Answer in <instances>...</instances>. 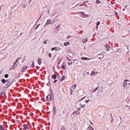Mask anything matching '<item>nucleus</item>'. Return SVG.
Segmentation results:
<instances>
[{
	"label": "nucleus",
	"mask_w": 130,
	"mask_h": 130,
	"mask_svg": "<svg viewBox=\"0 0 130 130\" xmlns=\"http://www.w3.org/2000/svg\"><path fill=\"white\" fill-rule=\"evenodd\" d=\"M85 98H86V96H84L79 101V102H80V104H79V105L81 106V108H84V107H85V103H89L90 102V100H84Z\"/></svg>",
	"instance_id": "1"
},
{
	"label": "nucleus",
	"mask_w": 130,
	"mask_h": 130,
	"mask_svg": "<svg viewBox=\"0 0 130 130\" xmlns=\"http://www.w3.org/2000/svg\"><path fill=\"white\" fill-rule=\"evenodd\" d=\"M20 58H21V57H19V58L17 59L16 61L13 64V67L12 70H13V69H16V68H17V66H18V64H16V63H17L18 62L19 59H20Z\"/></svg>",
	"instance_id": "2"
},
{
	"label": "nucleus",
	"mask_w": 130,
	"mask_h": 130,
	"mask_svg": "<svg viewBox=\"0 0 130 130\" xmlns=\"http://www.w3.org/2000/svg\"><path fill=\"white\" fill-rule=\"evenodd\" d=\"M103 93V88H101L100 89H99L98 94H97V97H99L101 94Z\"/></svg>",
	"instance_id": "3"
},
{
	"label": "nucleus",
	"mask_w": 130,
	"mask_h": 130,
	"mask_svg": "<svg viewBox=\"0 0 130 130\" xmlns=\"http://www.w3.org/2000/svg\"><path fill=\"white\" fill-rule=\"evenodd\" d=\"M124 83H123L124 88H127V82H129V80L128 79H126L124 80Z\"/></svg>",
	"instance_id": "4"
},
{
	"label": "nucleus",
	"mask_w": 130,
	"mask_h": 130,
	"mask_svg": "<svg viewBox=\"0 0 130 130\" xmlns=\"http://www.w3.org/2000/svg\"><path fill=\"white\" fill-rule=\"evenodd\" d=\"M104 46L105 50H106V51H109V49H110V46L108 44H105L104 45Z\"/></svg>",
	"instance_id": "5"
},
{
	"label": "nucleus",
	"mask_w": 130,
	"mask_h": 130,
	"mask_svg": "<svg viewBox=\"0 0 130 130\" xmlns=\"http://www.w3.org/2000/svg\"><path fill=\"white\" fill-rule=\"evenodd\" d=\"M99 59H100L102 61L105 59V57L103 55H99Z\"/></svg>",
	"instance_id": "6"
},
{
	"label": "nucleus",
	"mask_w": 130,
	"mask_h": 130,
	"mask_svg": "<svg viewBox=\"0 0 130 130\" xmlns=\"http://www.w3.org/2000/svg\"><path fill=\"white\" fill-rule=\"evenodd\" d=\"M60 50V48L57 47H55L51 48L52 51H53V50H57V51H58V50Z\"/></svg>",
	"instance_id": "7"
},
{
	"label": "nucleus",
	"mask_w": 130,
	"mask_h": 130,
	"mask_svg": "<svg viewBox=\"0 0 130 130\" xmlns=\"http://www.w3.org/2000/svg\"><path fill=\"white\" fill-rule=\"evenodd\" d=\"M29 129V126H28V125L26 124H23V130H27Z\"/></svg>",
	"instance_id": "8"
},
{
	"label": "nucleus",
	"mask_w": 130,
	"mask_h": 130,
	"mask_svg": "<svg viewBox=\"0 0 130 130\" xmlns=\"http://www.w3.org/2000/svg\"><path fill=\"white\" fill-rule=\"evenodd\" d=\"M49 24H51V20H50V19H48L47 20L46 24L44 25V27H45V26H46V25H49Z\"/></svg>",
	"instance_id": "9"
},
{
	"label": "nucleus",
	"mask_w": 130,
	"mask_h": 130,
	"mask_svg": "<svg viewBox=\"0 0 130 130\" xmlns=\"http://www.w3.org/2000/svg\"><path fill=\"white\" fill-rule=\"evenodd\" d=\"M47 101H50L51 100V95L48 94L47 96L46 97Z\"/></svg>",
	"instance_id": "10"
},
{
	"label": "nucleus",
	"mask_w": 130,
	"mask_h": 130,
	"mask_svg": "<svg viewBox=\"0 0 130 130\" xmlns=\"http://www.w3.org/2000/svg\"><path fill=\"white\" fill-rule=\"evenodd\" d=\"M81 59L82 60H89V59H92V58H87L86 57H81Z\"/></svg>",
	"instance_id": "11"
},
{
	"label": "nucleus",
	"mask_w": 130,
	"mask_h": 130,
	"mask_svg": "<svg viewBox=\"0 0 130 130\" xmlns=\"http://www.w3.org/2000/svg\"><path fill=\"white\" fill-rule=\"evenodd\" d=\"M88 42V38L83 39L82 40V43L83 44H85L86 42Z\"/></svg>",
	"instance_id": "12"
},
{
	"label": "nucleus",
	"mask_w": 130,
	"mask_h": 130,
	"mask_svg": "<svg viewBox=\"0 0 130 130\" xmlns=\"http://www.w3.org/2000/svg\"><path fill=\"white\" fill-rule=\"evenodd\" d=\"M97 74H98V72H94V71H92L90 75L91 76H93L94 77H95V76H96Z\"/></svg>",
	"instance_id": "13"
},
{
	"label": "nucleus",
	"mask_w": 130,
	"mask_h": 130,
	"mask_svg": "<svg viewBox=\"0 0 130 130\" xmlns=\"http://www.w3.org/2000/svg\"><path fill=\"white\" fill-rule=\"evenodd\" d=\"M42 62V59L41 58H39V59L38 60V63L39 64H41Z\"/></svg>",
	"instance_id": "14"
},
{
	"label": "nucleus",
	"mask_w": 130,
	"mask_h": 130,
	"mask_svg": "<svg viewBox=\"0 0 130 130\" xmlns=\"http://www.w3.org/2000/svg\"><path fill=\"white\" fill-rule=\"evenodd\" d=\"M27 69H28V67H27V66H24L23 67V69H22V72H23V73H25V72H26V70H27Z\"/></svg>",
	"instance_id": "15"
},
{
	"label": "nucleus",
	"mask_w": 130,
	"mask_h": 130,
	"mask_svg": "<svg viewBox=\"0 0 130 130\" xmlns=\"http://www.w3.org/2000/svg\"><path fill=\"white\" fill-rule=\"evenodd\" d=\"M110 52L111 53H114V51L113 50V48L112 47L110 48Z\"/></svg>",
	"instance_id": "16"
},
{
	"label": "nucleus",
	"mask_w": 130,
	"mask_h": 130,
	"mask_svg": "<svg viewBox=\"0 0 130 130\" xmlns=\"http://www.w3.org/2000/svg\"><path fill=\"white\" fill-rule=\"evenodd\" d=\"M52 79H53V80H55L56 79V75L53 74L52 76Z\"/></svg>",
	"instance_id": "17"
},
{
	"label": "nucleus",
	"mask_w": 130,
	"mask_h": 130,
	"mask_svg": "<svg viewBox=\"0 0 130 130\" xmlns=\"http://www.w3.org/2000/svg\"><path fill=\"white\" fill-rule=\"evenodd\" d=\"M6 82H7V80H6V79H3L2 80V83H3V84H6Z\"/></svg>",
	"instance_id": "18"
},
{
	"label": "nucleus",
	"mask_w": 130,
	"mask_h": 130,
	"mask_svg": "<svg viewBox=\"0 0 130 130\" xmlns=\"http://www.w3.org/2000/svg\"><path fill=\"white\" fill-rule=\"evenodd\" d=\"M98 89H99V86L95 88L94 90L92 91V93H94V92H96V91H98Z\"/></svg>",
	"instance_id": "19"
},
{
	"label": "nucleus",
	"mask_w": 130,
	"mask_h": 130,
	"mask_svg": "<svg viewBox=\"0 0 130 130\" xmlns=\"http://www.w3.org/2000/svg\"><path fill=\"white\" fill-rule=\"evenodd\" d=\"M87 130H94V128L92 127V126H88Z\"/></svg>",
	"instance_id": "20"
},
{
	"label": "nucleus",
	"mask_w": 130,
	"mask_h": 130,
	"mask_svg": "<svg viewBox=\"0 0 130 130\" xmlns=\"http://www.w3.org/2000/svg\"><path fill=\"white\" fill-rule=\"evenodd\" d=\"M73 114H76V115H80V112L75 111L74 112Z\"/></svg>",
	"instance_id": "21"
},
{
	"label": "nucleus",
	"mask_w": 130,
	"mask_h": 130,
	"mask_svg": "<svg viewBox=\"0 0 130 130\" xmlns=\"http://www.w3.org/2000/svg\"><path fill=\"white\" fill-rule=\"evenodd\" d=\"M53 111L55 113V112L56 111V107L55 106L53 107Z\"/></svg>",
	"instance_id": "22"
},
{
	"label": "nucleus",
	"mask_w": 130,
	"mask_h": 130,
	"mask_svg": "<svg viewBox=\"0 0 130 130\" xmlns=\"http://www.w3.org/2000/svg\"><path fill=\"white\" fill-rule=\"evenodd\" d=\"M69 44H70V42H67L64 43V46H68V45H69Z\"/></svg>",
	"instance_id": "23"
},
{
	"label": "nucleus",
	"mask_w": 130,
	"mask_h": 130,
	"mask_svg": "<svg viewBox=\"0 0 130 130\" xmlns=\"http://www.w3.org/2000/svg\"><path fill=\"white\" fill-rule=\"evenodd\" d=\"M61 69L62 70H66V69H67V67H66V66L64 65H62Z\"/></svg>",
	"instance_id": "24"
},
{
	"label": "nucleus",
	"mask_w": 130,
	"mask_h": 130,
	"mask_svg": "<svg viewBox=\"0 0 130 130\" xmlns=\"http://www.w3.org/2000/svg\"><path fill=\"white\" fill-rule=\"evenodd\" d=\"M64 78H66V77L64 76H62L61 78V82H62V81H63L64 80Z\"/></svg>",
	"instance_id": "25"
},
{
	"label": "nucleus",
	"mask_w": 130,
	"mask_h": 130,
	"mask_svg": "<svg viewBox=\"0 0 130 130\" xmlns=\"http://www.w3.org/2000/svg\"><path fill=\"white\" fill-rule=\"evenodd\" d=\"M96 4H101V1H100V0H96L95 1Z\"/></svg>",
	"instance_id": "26"
},
{
	"label": "nucleus",
	"mask_w": 130,
	"mask_h": 130,
	"mask_svg": "<svg viewBox=\"0 0 130 130\" xmlns=\"http://www.w3.org/2000/svg\"><path fill=\"white\" fill-rule=\"evenodd\" d=\"M0 130H5V127L3 126V125H0Z\"/></svg>",
	"instance_id": "27"
},
{
	"label": "nucleus",
	"mask_w": 130,
	"mask_h": 130,
	"mask_svg": "<svg viewBox=\"0 0 130 130\" xmlns=\"http://www.w3.org/2000/svg\"><path fill=\"white\" fill-rule=\"evenodd\" d=\"M6 85V88H9V87L11 86V84H10V83H7Z\"/></svg>",
	"instance_id": "28"
},
{
	"label": "nucleus",
	"mask_w": 130,
	"mask_h": 130,
	"mask_svg": "<svg viewBox=\"0 0 130 130\" xmlns=\"http://www.w3.org/2000/svg\"><path fill=\"white\" fill-rule=\"evenodd\" d=\"M4 78H6V79H8V78H9V74H5L4 75Z\"/></svg>",
	"instance_id": "29"
},
{
	"label": "nucleus",
	"mask_w": 130,
	"mask_h": 130,
	"mask_svg": "<svg viewBox=\"0 0 130 130\" xmlns=\"http://www.w3.org/2000/svg\"><path fill=\"white\" fill-rule=\"evenodd\" d=\"M31 68H35V65L34 64V61L32 62L31 65Z\"/></svg>",
	"instance_id": "30"
},
{
	"label": "nucleus",
	"mask_w": 130,
	"mask_h": 130,
	"mask_svg": "<svg viewBox=\"0 0 130 130\" xmlns=\"http://www.w3.org/2000/svg\"><path fill=\"white\" fill-rule=\"evenodd\" d=\"M60 27V24H58L57 26H56L55 29H58H58H59Z\"/></svg>",
	"instance_id": "31"
},
{
	"label": "nucleus",
	"mask_w": 130,
	"mask_h": 130,
	"mask_svg": "<svg viewBox=\"0 0 130 130\" xmlns=\"http://www.w3.org/2000/svg\"><path fill=\"white\" fill-rule=\"evenodd\" d=\"M4 94H5V92H1V94H0V96L1 97H3L4 96Z\"/></svg>",
	"instance_id": "32"
},
{
	"label": "nucleus",
	"mask_w": 130,
	"mask_h": 130,
	"mask_svg": "<svg viewBox=\"0 0 130 130\" xmlns=\"http://www.w3.org/2000/svg\"><path fill=\"white\" fill-rule=\"evenodd\" d=\"M111 117H112V120H111V122L112 123L113 122V117H112V114L111 113Z\"/></svg>",
	"instance_id": "33"
},
{
	"label": "nucleus",
	"mask_w": 130,
	"mask_h": 130,
	"mask_svg": "<svg viewBox=\"0 0 130 130\" xmlns=\"http://www.w3.org/2000/svg\"><path fill=\"white\" fill-rule=\"evenodd\" d=\"M73 89H75L76 88H77V84H74L73 86Z\"/></svg>",
	"instance_id": "34"
},
{
	"label": "nucleus",
	"mask_w": 130,
	"mask_h": 130,
	"mask_svg": "<svg viewBox=\"0 0 130 130\" xmlns=\"http://www.w3.org/2000/svg\"><path fill=\"white\" fill-rule=\"evenodd\" d=\"M96 26H99L100 25V21H98L96 23Z\"/></svg>",
	"instance_id": "35"
},
{
	"label": "nucleus",
	"mask_w": 130,
	"mask_h": 130,
	"mask_svg": "<svg viewBox=\"0 0 130 130\" xmlns=\"http://www.w3.org/2000/svg\"><path fill=\"white\" fill-rule=\"evenodd\" d=\"M47 41H48V40H47V41L46 40L44 41L43 42L44 44H46V43H47Z\"/></svg>",
	"instance_id": "36"
},
{
	"label": "nucleus",
	"mask_w": 130,
	"mask_h": 130,
	"mask_svg": "<svg viewBox=\"0 0 130 130\" xmlns=\"http://www.w3.org/2000/svg\"><path fill=\"white\" fill-rule=\"evenodd\" d=\"M58 65L60 63V62H61V59H59L58 60Z\"/></svg>",
	"instance_id": "37"
},
{
	"label": "nucleus",
	"mask_w": 130,
	"mask_h": 130,
	"mask_svg": "<svg viewBox=\"0 0 130 130\" xmlns=\"http://www.w3.org/2000/svg\"><path fill=\"white\" fill-rule=\"evenodd\" d=\"M69 66H71V64H73V62H68Z\"/></svg>",
	"instance_id": "38"
},
{
	"label": "nucleus",
	"mask_w": 130,
	"mask_h": 130,
	"mask_svg": "<svg viewBox=\"0 0 130 130\" xmlns=\"http://www.w3.org/2000/svg\"><path fill=\"white\" fill-rule=\"evenodd\" d=\"M39 26H40V24H38L37 25V27H36V28H35V30H36L37 28H38V27H39Z\"/></svg>",
	"instance_id": "39"
},
{
	"label": "nucleus",
	"mask_w": 130,
	"mask_h": 130,
	"mask_svg": "<svg viewBox=\"0 0 130 130\" xmlns=\"http://www.w3.org/2000/svg\"><path fill=\"white\" fill-rule=\"evenodd\" d=\"M47 86H50V83L49 82L47 83Z\"/></svg>",
	"instance_id": "40"
},
{
	"label": "nucleus",
	"mask_w": 130,
	"mask_h": 130,
	"mask_svg": "<svg viewBox=\"0 0 130 130\" xmlns=\"http://www.w3.org/2000/svg\"><path fill=\"white\" fill-rule=\"evenodd\" d=\"M6 83L10 84V81L9 80H6Z\"/></svg>",
	"instance_id": "41"
},
{
	"label": "nucleus",
	"mask_w": 130,
	"mask_h": 130,
	"mask_svg": "<svg viewBox=\"0 0 130 130\" xmlns=\"http://www.w3.org/2000/svg\"><path fill=\"white\" fill-rule=\"evenodd\" d=\"M73 90L71 89V95H73Z\"/></svg>",
	"instance_id": "42"
},
{
	"label": "nucleus",
	"mask_w": 130,
	"mask_h": 130,
	"mask_svg": "<svg viewBox=\"0 0 130 130\" xmlns=\"http://www.w3.org/2000/svg\"><path fill=\"white\" fill-rule=\"evenodd\" d=\"M49 57H51V53L49 54Z\"/></svg>",
	"instance_id": "43"
},
{
	"label": "nucleus",
	"mask_w": 130,
	"mask_h": 130,
	"mask_svg": "<svg viewBox=\"0 0 130 130\" xmlns=\"http://www.w3.org/2000/svg\"><path fill=\"white\" fill-rule=\"evenodd\" d=\"M57 82V80H55L53 81V83H56Z\"/></svg>",
	"instance_id": "44"
},
{
	"label": "nucleus",
	"mask_w": 130,
	"mask_h": 130,
	"mask_svg": "<svg viewBox=\"0 0 130 130\" xmlns=\"http://www.w3.org/2000/svg\"><path fill=\"white\" fill-rule=\"evenodd\" d=\"M85 4V3H83L82 4H80V7H82V6H83V5H84Z\"/></svg>",
	"instance_id": "45"
},
{
	"label": "nucleus",
	"mask_w": 130,
	"mask_h": 130,
	"mask_svg": "<svg viewBox=\"0 0 130 130\" xmlns=\"http://www.w3.org/2000/svg\"><path fill=\"white\" fill-rule=\"evenodd\" d=\"M82 15H83V16H85V17H87V15H86V14H84V13H83Z\"/></svg>",
	"instance_id": "46"
},
{
	"label": "nucleus",
	"mask_w": 130,
	"mask_h": 130,
	"mask_svg": "<svg viewBox=\"0 0 130 130\" xmlns=\"http://www.w3.org/2000/svg\"><path fill=\"white\" fill-rule=\"evenodd\" d=\"M117 15H118V13L117 12H116V13H115V15H116V16H117Z\"/></svg>",
	"instance_id": "47"
},
{
	"label": "nucleus",
	"mask_w": 130,
	"mask_h": 130,
	"mask_svg": "<svg viewBox=\"0 0 130 130\" xmlns=\"http://www.w3.org/2000/svg\"><path fill=\"white\" fill-rule=\"evenodd\" d=\"M68 60H70V61H71V59H70L69 57H68Z\"/></svg>",
	"instance_id": "48"
},
{
	"label": "nucleus",
	"mask_w": 130,
	"mask_h": 130,
	"mask_svg": "<svg viewBox=\"0 0 130 130\" xmlns=\"http://www.w3.org/2000/svg\"><path fill=\"white\" fill-rule=\"evenodd\" d=\"M48 13L49 14H50V11L49 10V11H48Z\"/></svg>",
	"instance_id": "49"
},
{
	"label": "nucleus",
	"mask_w": 130,
	"mask_h": 130,
	"mask_svg": "<svg viewBox=\"0 0 130 130\" xmlns=\"http://www.w3.org/2000/svg\"><path fill=\"white\" fill-rule=\"evenodd\" d=\"M95 28H96V29H98V26L96 25V26H95Z\"/></svg>",
	"instance_id": "50"
},
{
	"label": "nucleus",
	"mask_w": 130,
	"mask_h": 130,
	"mask_svg": "<svg viewBox=\"0 0 130 130\" xmlns=\"http://www.w3.org/2000/svg\"><path fill=\"white\" fill-rule=\"evenodd\" d=\"M40 18H41V17H40ZM40 18H39L38 19V20L37 21H39V20H40Z\"/></svg>",
	"instance_id": "51"
},
{
	"label": "nucleus",
	"mask_w": 130,
	"mask_h": 130,
	"mask_svg": "<svg viewBox=\"0 0 130 130\" xmlns=\"http://www.w3.org/2000/svg\"><path fill=\"white\" fill-rule=\"evenodd\" d=\"M84 64L86 65V64H88V63L87 62H86V63H84Z\"/></svg>",
	"instance_id": "52"
},
{
	"label": "nucleus",
	"mask_w": 130,
	"mask_h": 130,
	"mask_svg": "<svg viewBox=\"0 0 130 130\" xmlns=\"http://www.w3.org/2000/svg\"><path fill=\"white\" fill-rule=\"evenodd\" d=\"M89 72L86 73V75H89Z\"/></svg>",
	"instance_id": "53"
},
{
	"label": "nucleus",
	"mask_w": 130,
	"mask_h": 130,
	"mask_svg": "<svg viewBox=\"0 0 130 130\" xmlns=\"http://www.w3.org/2000/svg\"><path fill=\"white\" fill-rule=\"evenodd\" d=\"M78 110H81V108H78Z\"/></svg>",
	"instance_id": "54"
},
{
	"label": "nucleus",
	"mask_w": 130,
	"mask_h": 130,
	"mask_svg": "<svg viewBox=\"0 0 130 130\" xmlns=\"http://www.w3.org/2000/svg\"><path fill=\"white\" fill-rule=\"evenodd\" d=\"M2 8V6H0V10H1Z\"/></svg>",
	"instance_id": "55"
},
{
	"label": "nucleus",
	"mask_w": 130,
	"mask_h": 130,
	"mask_svg": "<svg viewBox=\"0 0 130 130\" xmlns=\"http://www.w3.org/2000/svg\"><path fill=\"white\" fill-rule=\"evenodd\" d=\"M126 47H127V49H128V46H126Z\"/></svg>",
	"instance_id": "56"
},
{
	"label": "nucleus",
	"mask_w": 130,
	"mask_h": 130,
	"mask_svg": "<svg viewBox=\"0 0 130 130\" xmlns=\"http://www.w3.org/2000/svg\"><path fill=\"white\" fill-rule=\"evenodd\" d=\"M128 60L130 61V58H128Z\"/></svg>",
	"instance_id": "57"
},
{
	"label": "nucleus",
	"mask_w": 130,
	"mask_h": 130,
	"mask_svg": "<svg viewBox=\"0 0 130 130\" xmlns=\"http://www.w3.org/2000/svg\"><path fill=\"white\" fill-rule=\"evenodd\" d=\"M129 109H130V106H129Z\"/></svg>",
	"instance_id": "58"
},
{
	"label": "nucleus",
	"mask_w": 130,
	"mask_h": 130,
	"mask_svg": "<svg viewBox=\"0 0 130 130\" xmlns=\"http://www.w3.org/2000/svg\"><path fill=\"white\" fill-rule=\"evenodd\" d=\"M31 1H32V0H29V2H31Z\"/></svg>",
	"instance_id": "59"
},
{
	"label": "nucleus",
	"mask_w": 130,
	"mask_h": 130,
	"mask_svg": "<svg viewBox=\"0 0 130 130\" xmlns=\"http://www.w3.org/2000/svg\"><path fill=\"white\" fill-rule=\"evenodd\" d=\"M128 85H130V83L129 84H128Z\"/></svg>",
	"instance_id": "60"
},
{
	"label": "nucleus",
	"mask_w": 130,
	"mask_h": 130,
	"mask_svg": "<svg viewBox=\"0 0 130 130\" xmlns=\"http://www.w3.org/2000/svg\"><path fill=\"white\" fill-rule=\"evenodd\" d=\"M20 35H22V33L20 34Z\"/></svg>",
	"instance_id": "61"
}]
</instances>
